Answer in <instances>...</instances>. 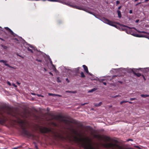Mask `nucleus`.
<instances>
[{
    "mask_svg": "<svg viewBox=\"0 0 149 149\" xmlns=\"http://www.w3.org/2000/svg\"><path fill=\"white\" fill-rule=\"evenodd\" d=\"M4 28L7 30L9 32H10L11 34L15 36V35H14V33L8 27H4Z\"/></svg>",
    "mask_w": 149,
    "mask_h": 149,
    "instance_id": "nucleus-7",
    "label": "nucleus"
},
{
    "mask_svg": "<svg viewBox=\"0 0 149 149\" xmlns=\"http://www.w3.org/2000/svg\"><path fill=\"white\" fill-rule=\"evenodd\" d=\"M145 36L144 35H139V37H145Z\"/></svg>",
    "mask_w": 149,
    "mask_h": 149,
    "instance_id": "nucleus-23",
    "label": "nucleus"
},
{
    "mask_svg": "<svg viewBox=\"0 0 149 149\" xmlns=\"http://www.w3.org/2000/svg\"><path fill=\"white\" fill-rule=\"evenodd\" d=\"M101 20L106 24L115 27H116L117 26L116 25L114 24V22H111L105 18H102L101 19Z\"/></svg>",
    "mask_w": 149,
    "mask_h": 149,
    "instance_id": "nucleus-3",
    "label": "nucleus"
},
{
    "mask_svg": "<svg viewBox=\"0 0 149 149\" xmlns=\"http://www.w3.org/2000/svg\"><path fill=\"white\" fill-rule=\"evenodd\" d=\"M66 93H75L73 91H66Z\"/></svg>",
    "mask_w": 149,
    "mask_h": 149,
    "instance_id": "nucleus-21",
    "label": "nucleus"
},
{
    "mask_svg": "<svg viewBox=\"0 0 149 149\" xmlns=\"http://www.w3.org/2000/svg\"><path fill=\"white\" fill-rule=\"evenodd\" d=\"M102 80H104V79H102Z\"/></svg>",
    "mask_w": 149,
    "mask_h": 149,
    "instance_id": "nucleus-59",
    "label": "nucleus"
},
{
    "mask_svg": "<svg viewBox=\"0 0 149 149\" xmlns=\"http://www.w3.org/2000/svg\"><path fill=\"white\" fill-rule=\"evenodd\" d=\"M17 148L16 147V148H13V149H17Z\"/></svg>",
    "mask_w": 149,
    "mask_h": 149,
    "instance_id": "nucleus-46",
    "label": "nucleus"
},
{
    "mask_svg": "<svg viewBox=\"0 0 149 149\" xmlns=\"http://www.w3.org/2000/svg\"><path fill=\"white\" fill-rule=\"evenodd\" d=\"M103 84L105 85H106V84H107V83H106L105 82H103Z\"/></svg>",
    "mask_w": 149,
    "mask_h": 149,
    "instance_id": "nucleus-35",
    "label": "nucleus"
},
{
    "mask_svg": "<svg viewBox=\"0 0 149 149\" xmlns=\"http://www.w3.org/2000/svg\"><path fill=\"white\" fill-rule=\"evenodd\" d=\"M63 121L66 124H68V120H66L65 119H63Z\"/></svg>",
    "mask_w": 149,
    "mask_h": 149,
    "instance_id": "nucleus-17",
    "label": "nucleus"
},
{
    "mask_svg": "<svg viewBox=\"0 0 149 149\" xmlns=\"http://www.w3.org/2000/svg\"><path fill=\"white\" fill-rule=\"evenodd\" d=\"M129 102V103H130V104L132 103V102Z\"/></svg>",
    "mask_w": 149,
    "mask_h": 149,
    "instance_id": "nucleus-45",
    "label": "nucleus"
},
{
    "mask_svg": "<svg viewBox=\"0 0 149 149\" xmlns=\"http://www.w3.org/2000/svg\"><path fill=\"white\" fill-rule=\"evenodd\" d=\"M48 95L49 96L61 97V95L55 94H53V93H49Z\"/></svg>",
    "mask_w": 149,
    "mask_h": 149,
    "instance_id": "nucleus-8",
    "label": "nucleus"
},
{
    "mask_svg": "<svg viewBox=\"0 0 149 149\" xmlns=\"http://www.w3.org/2000/svg\"><path fill=\"white\" fill-rule=\"evenodd\" d=\"M0 45L4 49H7L8 48V47L6 46H4L2 45Z\"/></svg>",
    "mask_w": 149,
    "mask_h": 149,
    "instance_id": "nucleus-13",
    "label": "nucleus"
},
{
    "mask_svg": "<svg viewBox=\"0 0 149 149\" xmlns=\"http://www.w3.org/2000/svg\"><path fill=\"white\" fill-rule=\"evenodd\" d=\"M79 143L84 149H95L93 147L91 141L87 139L80 138Z\"/></svg>",
    "mask_w": 149,
    "mask_h": 149,
    "instance_id": "nucleus-1",
    "label": "nucleus"
},
{
    "mask_svg": "<svg viewBox=\"0 0 149 149\" xmlns=\"http://www.w3.org/2000/svg\"><path fill=\"white\" fill-rule=\"evenodd\" d=\"M27 49H28V50L29 51H30L31 52H32V53H33V50H32L31 49L29 48H27Z\"/></svg>",
    "mask_w": 149,
    "mask_h": 149,
    "instance_id": "nucleus-22",
    "label": "nucleus"
},
{
    "mask_svg": "<svg viewBox=\"0 0 149 149\" xmlns=\"http://www.w3.org/2000/svg\"><path fill=\"white\" fill-rule=\"evenodd\" d=\"M0 28L1 29L2 28L0 26ZM0 30H1V29H0ZM1 30L2 31H3V30Z\"/></svg>",
    "mask_w": 149,
    "mask_h": 149,
    "instance_id": "nucleus-50",
    "label": "nucleus"
},
{
    "mask_svg": "<svg viewBox=\"0 0 149 149\" xmlns=\"http://www.w3.org/2000/svg\"><path fill=\"white\" fill-rule=\"evenodd\" d=\"M133 140L132 139H129L128 140H127V141H132Z\"/></svg>",
    "mask_w": 149,
    "mask_h": 149,
    "instance_id": "nucleus-42",
    "label": "nucleus"
},
{
    "mask_svg": "<svg viewBox=\"0 0 149 149\" xmlns=\"http://www.w3.org/2000/svg\"><path fill=\"white\" fill-rule=\"evenodd\" d=\"M0 40H2V41H5V40L3 39V38H0Z\"/></svg>",
    "mask_w": 149,
    "mask_h": 149,
    "instance_id": "nucleus-34",
    "label": "nucleus"
},
{
    "mask_svg": "<svg viewBox=\"0 0 149 149\" xmlns=\"http://www.w3.org/2000/svg\"><path fill=\"white\" fill-rule=\"evenodd\" d=\"M138 0H134V1L136 2V1H138Z\"/></svg>",
    "mask_w": 149,
    "mask_h": 149,
    "instance_id": "nucleus-48",
    "label": "nucleus"
},
{
    "mask_svg": "<svg viewBox=\"0 0 149 149\" xmlns=\"http://www.w3.org/2000/svg\"><path fill=\"white\" fill-rule=\"evenodd\" d=\"M119 96H120V95H116V96H114V97H114V98H116V97H118Z\"/></svg>",
    "mask_w": 149,
    "mask_h": 149,
    "instance_id": "nucleus-31",
    "label": "nucleus"
},
{
    "mask_svg": "<svg viewBox=\"0 0 149 149\" xmlns=\"http://www.w3.org/2000/svg\"><path fill=\"white\" fill-rule=\"evenodd\" d=\"M87 104V103H84V104H81V105H85V104Z\"/></svg>",
    "mask_w": 149,
    "mask_h": 149,
    "instance_id": "nucleus-41",
    "label": "nucleus"
},
{
    "mask_svg": "<svg viewBox=\"0 0 149 149\" xmlns=\"http://www.w3.org/2000/svg\"><path fill=\"white\" fill-rule=\"evenodd\" d=\"M123 26L127 28V29H125V30L126 31V32L127 33L131 34V35L132 34V31L131 30V29H132L130 27L124 25Z\"/></svg>",
    "mask_w": 149,
    "mask_h": 149,
    "instance_id": "nucleus-4",
    "label": "nucleus"
},
{
    "mask_svg": "<svg viewBox=\"0 0 149 149\" xmlns=\"http://www.w3.org/2000/svg\"><path fill=\"white\" fill-rule=\"evenodd\" d=\"M138 32L140 33H148L147 32L144 31H140L139 30H137Z\"/></svg>",
    "mask_w": 149,
    "mask_h": 149,
    "instance_id": "nucleus-14",
    "label": "nucleus"
},
{
    "mask_svg": "<svg viewBox=\"0 0 149 149\" xmlns=\"http://www.w3.org/2000/svg\"><path fill=\"white\" fill-rule=\"evenodd\" d=\"M117 13L118 14V16L119 18H120L121 17V15L120 12L119 10L117 11Z\"/></svg>",
    "mask_w": 149,
    "mask_h": 149,
    "instance_id": "nucleus-11",
    "label": "nucleus"
},
{
    "mask_svg": "<svg viewBox=\"0 0 149 149\" xmlns=\"http://www.w3.org/2000/svg\"><path fill=\"white\" fill-rule=\"evenodd\" d=\"M83 67L85 71L88 74L91 75H92L89 72L87 67L86 65H83Z\"/></svg>",
    "mask_w": 149,
    "mask_h": 149,
    "instance_id": "nucleus-6",
    "label": "nucleus"
},
{
    "mask_svg": "<svg viewBox=\"0 0 149 149\" xmlns=\"http://www.w3.org/2000/svg\"><path fill=\"white\" fill-rule=\"evenodd\" d=\"M110 141V139L107 138L105 141L106 143L103 144V146L105 148H111L112 149H123V148L116 144H113L111 143H108Z\"/></svg>",
    "mask_w": 149,
    "mask_h": 149,
    "instance_id": "nucleus-2",
    "label": "nucleus"
},
{
    "mask_svg": "<svg viewBox=\"0 0 149 149\" xmlns=\"http://www.w3.org/2000/svg\"><path fill=\"white\" fill-rule=\"evenodd\" d=\"M128 102V101H123L120 102V104H122L123 103H126Z\"/></svg>",
    "mask_w": 149,
    "mask_h": 149,
    "instance_id": "nucleus-20",
    "label": "nucleus"
},
{
    "mask_svg": "<svg viewBox=\"0 0 149 149\" xmlns=\"http://www.w3.org/2000/svg\"><path fill=\"white\" fill-rule=\"evenodd\" d=\"M32 95H35V94H34V93H32Z\"/></svg>",
    "mask_w": 149,
    "mask_h": 149,
    "instance_id": "nucleus-53",
    "label": "nucleus"
},
{
    "mask_svg": "<svg viewBox=\"0 0 149 149\" xmlns=\"http://www.w3.org/2000/svg\"><path fill=\"white\" fill-rule=\"evenodd\" d=\"M38 96H40V95H38Z\"/></svg>",
    "mask_w": 149,
    "mask_h": 149,
    "instance_id": "nucleus-58",
    "label": "nucleus"
},
{
    "mask_svg": "<svg viewBox=\"0 0 149 149\" xmlns=\"http://www.w3.org/2000/svg\"><path fill=\"white\" fill-rule=\"evenodd\" d=\"M97 88H94L90 90H89L88 91V93H92V92H94L96 90H97Z\"/></svg>",
    "mask_w": 149,
    "mask_h": 149,
    "instance_id": "nucleus-10",
    "label": "nucleus"
},
{
    "mask_svg": "<svg viewBox=\"0 0 149 149\" xmlns=\"http://www.w3.org/2000/svg\"><path fill=\"white\" fill-rule=\"evenodd\" d=\"M13 85L15 87H17V86L15 85L13 83Z\"/></svg>",
    "mask_w": 149,
    "mask_h": 149,
    "instance_id": "nucleus-29",
    "label": "nucleus"
},
{
    "mask_svg": "<svg viewBox=\"0 0 149 149\" xmlns=\"http://www.w3.org/2000/svg\"><path fill=\"white\" fill-rule=\"evenodd\" d=\"M80 68L79 67V68H77V69L78 70H79V69H80Z\"/></svg>",
    "mask_w": 149,
    "mask_h": 149,
    "instance_id": "nucleus-47",
    "label": "nucleus"
},
{
    "mask_svg": "<svg viewBox=\"0 0 149 149\" xmlns=\"http://www.w3.org/2000/svg\"><path fill=\"white\" fill-rule=\"evenodd\" d=\"M5 65L6 66H8V67H10V68L11 67V66H10L9 65H8V64H7L6 63V64H5Z\"/></svg>",
    "mask_w": 149,
    "mask_h": 149,
    "instance_id": "nucleus-24",
    "label": "nucleus"
},
{
    "mask_svg": "<svg viewBox=\"0 0 149 149\" xmlns=\"http://www.w3.org/2000/svg\"><path fill=\"white\" fill-rule=\"evenodd\" d=\"M29 47H31V48H33L32 47V46L31 45H29Z\"/></svg>",
    "mask_w": 149,
    "mask_h": 149,
    "instance_id": "nucleus-44",
    "label": "nucleus"
},
{
    "mask_svg": "<svg viewBox=\"0 0 149 149\" xmlns=\"http://www.w3.org/2000/svg\"><path fill=\"white\" fill-rule=\"evenodd\" d=\"M132 35L135 36H136V37H139V34H132Z\"/></svg>",
    "mask_w": 149,
    "mask_h": 149,
    "instance_id": "nucleus-19",
    "label": "nucleus"
},
{
    "mask_svg": "<svg viewBox=\"0 0 149 149\" xmlns=\"http://www.w3.org/2000/svg\"><path fill=\"white\" fill-rule=\"evenodd\" d=\"M49 73L51 75H52V76H53V74L52 73V72H49Z\"/></svg>",
    "mask_w": 149,
    "mask_h": 149,
    "instance_id": "nucleus-40",
    "label": "nucleus"
},
{
    "mask_svg": "<svg viewBox=\"0 0 149 149\" xmlns=\"http://www.w3.org/2000/svg\"><path fill=\"white\" fill-rule=\"evenodd\" d=\"M17 55L18 56H19V57H22V58H23V57H22V56H21V55H19L17 54Z\"/></svg>",
    "mask_w": 149,
    "mask_h": 149,
    "instance_id": "nucleus-36",
    "label": "nucleus"
},
{
    "mask_svg": "<svg viewBox=\"0 0 149 149\" xmlns=\"http://www.w3.org/2000/svg\"><path fill=\"white\" fill-rule=\"evenodd\" d=\"M137 69H136V68H132V70L133 73L135 75H136L137 76L139 77L141 75V74L140 73H136L135 72V71H136L137 70Z\"/></svg>",
    "mask_w": 149,
    "mask_h": 149,
    "instance_id": "nucleus-5",
    "label": "nucleus"
},
{
    "mask_svg": "<svg viewBox=\"0 0 149 149\" xmlns=\"http://www.w3.org/2000/svg\"><path fill=\"white\" fill-rule=\"evenodd\" d=\"M141 96L142 97H149V95L142 94L141 95Z\"/></svg>",
    "mask_w": 149,
    "mask_h": 149,
    "instance_id": "nucleus-12",
    "label": "nucleus"
},
{
    "mask_svg": "<svg viewBox=\"0 0 149 149\" xmlns=\"http://www.w3.org/2000/svg\"><path fill=\"white\" fill-rule=\"evenodd\" d=\"M120 3V2L119 1H116V4L117 5H118V4H119Z\"/></svg>",
    "mask_w": 149,
    "mask_h": 149,
    "instance_id": "nucleus-27",
    "label": "nucleus"
},
{
    "mask_svg": "<svg viewBox=\"0 0 149 149\" xmlns=\"http://www.w3.org/2000/svg\"><path fill=\"white\" fill-rule=\"evenodd\" d=\"M36 148L37 149V148H38V147H37V146H36Z\"/></svg>",
    "mask_w": 149,
    "mask_h": 149,
    "instance_id": "nucleus-52",
    "label": "nucleus"
},
{
    "mask_svg": "<svg viewBox=\"0 0 149 149\" xmlns=\"http://www.w3.org/2000/svg\"><path fill=\"white\" fill-rule=\"evenodd\" d=\"M7 84L8 85H9V86H11V84H10V82L8 81L7 82Z\"/></svg>",
    "mask_w": 149,
    "mask_h": 149,
    "instance_id": "nucleus-28",
    "label": "nucleus"
},
{
    "mask_svg": "<svg viewBox=\"0 0 149 149\" xmlns=\"http://www.w3.org/2000/svg\"><path fill=\"white\" fill-rule=\"evenodd\" d=\"M141 2H140L137 3L136 4V6H137V5H138L139 4H141Z\"/></svg>",
    "mask_w": 149,
    "mask_h": 149,
    "instance_id": "nucleus-30",
    "label": "nucleus"
},
{
    "mask_svg": "<svg viewBox=\"0 0 149 149\" xmlns=\"http://www.w3.org/2000/svg\"><path fill=\"white\" fill-rule=\"evenodd\" d=\"M123 69V68H120V70H121V69L122 70Z\"/></svg>",
    "mask_w": 149,
    "mask_h": 149,
    "instance_id": "nucleus-54",
    "label": "nucleus"
},
{
    "mask_svg": "<svg viewBox=\"0 0 149 149\" xmlns=\"http://www.w3.org/2000/svg\"><path fill=\"white\" fill-rule=\"evenodd\" d=\"M36 61L38 62H40L41 61V60H39V59H36Z\"/></svg>",
    "mask_w": 149,
    "mask_h": 149,
    "instance_id": "nucleus-33",
    "label": "nucleus"
},
{
    "mask_svg": "<svg viewBox=\"0 0 149 149\" xmlns=\"http://www.w3.org/2000/svg\"><path fill=\"white\" fill-rule=\"evenodd\" d=\"M51 63H52V61H51V62H50Z\"/></svg>",
    "mask_w": 149,
    "mask_h": 149,
    "instance_id": "nucleus-56",
    "label": "nucleus"
},
{
    "mask_svg": "<svg viewBox=\"0 0 149 149\" xmlns=\"http://www.w3.org/2000/svg\"><path fill=\"white\" fill-rule=\"evenodd\" d=\"M17 84H18V85H19L20 84V83H19V82H17Z\"/></svg>",
    "mask_w": 149,
    "mask_h": 149,
    "instance_id": "nucleus-43",
    "label": "nucleus"
},
{
    "mask_svg": "<svg viewBox=\"0 0 149 149\" xmlns=\"http://www.w3.org/2000/svg\"><path fill=\"white\" fill-rule=\"evenodd\" d=\"M76 8L79 10H84V9L82 8V7L81 6H78L76 7Z\"/></svg>",
    "mask_w": 149,
    "mask_h": 149,
    "instance_id": "nucleus-18",
    "label": "nucleus"
},
{
    "mask_svg": "<svg viewBox=\"0 0 149 149\" xmlns=\"http://www.w3.org/2000/svg\"><path fill=\"white\" fill-rule=\"evenodd\" d=\"M81 77H85V76L84 74L82 72H81Z\"/></svg>",
    "mask_w": 149,
    "mask_h": 149,
    "instance_id": "nucleus-16",
    "label": "nucleus"
},
{
    "mask_svg": "<svg viewBox=\"0 0 149 149\" xmlns=\"http://www.w3.org/2000/svg\"><path fill=\"white\" fill-rule=\"evenodd\" d=\"M49 131V130L46 128H43L42 130H41V132L43 133L47 132Z\"/></svg>",
    "mask_w": 149,
    "mask_h": 149,
    "instance_id": "nucleus-9",
    "label": "nucleus"
},
{
    "mask_svg": "<svg viewBox=\"0 0 149 149\" xmlns=\"http://www.w3.org/2000/svg\"><path fill=\"white\" fill-rule=\"evenodd\" d=\"M136 99L135 98H131L130 99V100H134L135 99Z\"/></svg>",
    "mask_w": 149,
    "mask_h": 149,
    "instance_id": "nucleus-25",
    "label": "nucleus"
},
{
    "mask_svg": "<svg viewBox=\"0 0 149 149\" xmlns=\"http://www.w3.org/2000/svg\"><path fill=\"white\" fill-rule=\"evenodd\" d=\"M121 6H120L119 7H118V9H120V8H121Z\"/></svg>",
    "mask_w": 149,
    "mask_h": 149,
    "instance_id": "nucleus-39",
    "label": "nucleus"
},
{
    "mask_svg": "<svg viewBox=\"0 0 149 149\" xmlns=\"http://www.w3.org/2000/svg\"><path fill=\"white\" fill-rule=\"evenodd\" d=\"M58 82H60L61 81L59 80H58Z\"/></svg>",
    "mask_w": 149,
    "mask_h": 149,
    "instance_id": "nucleus-51",
    "label": "nucleus"
},
{
    "mask_svg": "<svg viewBox=\"0 0 149 149\" xmlns=\"http://www.w3.org/2000/svg\"><path fill=\"white\" fill-rule=\"evenodd\" d=\"M132 13V10H130V11H129V13H130V14H131Z\"/></svg>",
    "mask_w": 149,
    "mask_h": 149,
    "instance_id": "nucleus-32",
    "label": "nucleus"
},
{
    "mask_svg": "<svg viewBox=\"0 0 149 149\" xmlns=\"http://www.w3.org/2000/svg\"><path fill=\"white\" fill-rule=\"evenodd\" d=\"M66 80L68 81V82H69V81L68 78L66 79Z\"/></svg>",
    "mask_w": 149,
    "mask_h": 149,
    "instance_id": "nucleus-38",
    "label": "nucleus"
},
{
    "mask_svg": "<svg viewBox=\"0 0 149 149\" xmlns=\"http://www.w3.org/2000/svg\"><path fill=\"white\" fill-rule=\"evenodd\" d=\"M44 69L45 70V71L46 70V69L45 68H44Z\"/></svg>",
    "mask_w": 149,
    "mask_h": 149,
    "instance_id": "nucleus-57",
    "label": "nucleus"
},
{
    "mask_svg": "<svg viewBox=\"0 0 149 149\" xmlns=\"http://www.w3.org/2000/svg\"><path fill=\"white\" fill-rule=\"evenodd\" d=\"M114 70H118L116 69H114Z\"/></svg>",
    "mask_w": 149,
    "mask_h": 149,
    "instance_id": "nucleus-55",
    "label": "nucleus"
},
{
    "mask_svg": "<svg viewBox=\"0 0 149 149\" xmlns=\"http://www.w3.org/2000/svg\"><path fill=\"white\" fill-rule=\"evenodd\" d=\"M148 39H149V38Z\"/></svg>",
    "mask_w": 149,
    "mask_h": 149,
    "instance_id": "nucleus-60",
    "label": "nucleus"
},
{
    "mask_svg": "<svg viewBox=\"0 0 149 149\" xmlns=\"http://www.w3.org/2000/svg\"><path fill=\"white\" fill-rule=\"evenodd\" d=\"M0 62H2L5 65V64L6 63L7 61H4L3 60H0Z\"/></svg>",
    "mask_w": 149,
    "mask_h": 149,
    "instance_id": "nucleus-15",
    "label": "nucleus"
},
{
    "mask_svg": "<svg viewBox=\"0 0 149 149\" xmlns=\"http://www.w3.org/2000/svg\"><path fill=\"white\" fill-rule=\"evenodd\" d=\"M102 104V102H100L99 104H100V106L101 104Z\"/></svg>",
    "mask_w": 149,
    "mask_h": 149,
    "instance_id": "nucleus-37",
    "label": "nucleus"
},
{
    "mask_svg": "<svg viewBox=\"0 0 149 149\" xmlns=\"http://www.w3.org/2000/svg\"><path fill=\"white\" fill-rule=\"evenodd\" d=\"M149 0H145V1H148Z\"/></svg>",
    "mask_w": 149,
    "mask_h": 149,
    "instance_id": "nucleus-49",
    "label": "nucleus"
},
{
    "mask_svg": "<svg viewBox=\"0 0 149 149\" xmlns=\"http://www.w3.org/2000/svg\"><path fill=\"white\" fill-rule=\"evenodd\" d=\"M95 106L96 107H98L100 106V104H95Z\"/></svg>",
    "mask_w": 149,
    "mask_h": 149,
    "instance_id": "nucleus-26",
    "label": "nucleus"
}]
</instances>
